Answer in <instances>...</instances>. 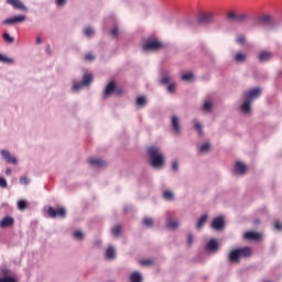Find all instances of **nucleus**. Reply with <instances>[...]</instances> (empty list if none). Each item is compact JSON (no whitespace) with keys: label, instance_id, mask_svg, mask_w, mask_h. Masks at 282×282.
<instances>
[{"label":"nucleus","instance_id":"nucleus-1","mask_svg":"<svg viewBox=\"0 0 282 282\" xmlns=\"http://www.w3.org/2000/svg\"><path fill=\"white\" fill-rule=\"evenodd\" d=\"M148 158L153 169H160L164 166V154L160 151V148L152 145L148 149Z\"/></svg>","mask_w":282,"mask_h":282},{"label":"nucleus","instance_id":"nucleus-2","mask_svg":"<svg viewBox=\"0 0 282 282\" xmlns=\"http://www.w3.org/2000/svg\"><path fill=\"white\" fill-rule=\"evenodd\" d=\"M252 249L250 247H242L238 249H234L229 252L228 261L229 263H239L241 259H248V257H251Z\"/></svg>","mask_w":282,"mask_h":282},{"label":"nucleus","instance_id":"nucleus-3","mask_svg":"<svg viewBox=\"0 0 282 282\" xmlns=\"http://www.w3.org/2000/svg\"><path fill=\"white\" fill-rule=\"evenodd\" d=\"M250 20L248 13H237V11H229L227 13V21H235V23H246Z\"/></svg>","mask_w":282,"mask_h":282},{"label":"nucleus","instance_id":"nucleus-4","mask_svg":"<svg viewBox=\"0 0 282 282\" xmlns=\"http://www.w3.org/2000/svg\"><path fill=\"white\" fill-rule=\"evenodd\" d=\"M164 45L162 42L158 41V39H148L143 44V50L145 52H158V50H162Z\"/></svg>","mask_w":282,"mask_h":282},{"label":"nucleus","instance_id":"nucleus-5","mask_svg":"<svg viewBox=\"0 0 282 282\" xmlns=\"http://www.w3.org/2000/svg\"><path fill=\"white\" fill-rule=\"evenodd\" d=\"M47 215L51 219H65L67 217V209H65V207H48Z\"/></svg>","mask_w":282,"mask_h":282},{"label":"nucleus","instance_id":"nucleus-6","mask_svg":"<svg viewBox=\"0 0 282 282\" xmlns=\"http://www.w3.org/2000/svg\"><path fill=\"white\" fill-rule=\"evenodd\" d=\"M93 82H94V75L85 74L83 76V80L82 82H75L74 83L73 91H80V89H83V87H86L87 85H91Z\"/></svg>","mask_w":282,"mask_h":282},{"label":"nucleus","instance_id":"nucleus-7","mask_svg":"<svg viewBox=\"0 0 282 282\" xmlns=\"http://www.w3.org/2000/svg\"><path fill=\"white\" fill-rule=\"evenodd\" d=\"M258 25H264L265 28H274L276 25V20L270 14L260 15L257 19Z\"/></svg>","mask_w":282,"mask_h":282},{"label":"nucleus","instance_id":"nucleus-8","mask_svg":"<svg viewBox=\"0 0 282 282\" xmlns=\"http://www.w3.org/2000/svg\"><path fill=\"white\" fill-rule=\"evenodd\" d=\"M197 21L203 25H210V23H215V13L202 12L198 14Z\"/></svg>","mask_w":282,"mask_h":282},{"label":"nucleus","instance_id":"nucleus-9","mask_svg":"<svg viewBox=\"0 0 282 282\" xmlns=\"http://www.w3.org/2000/svg\"><path fill=\"white\" fill-rule=\"evenodd\" d=\"M25 21V15H14L2 21L3 25H14L17 23H23Z\"/></svg>","mask_w":282,"mask_h":282},{"label":"nucleus","instance_id":"nucleus-10","mask_svg":"<svg viewBox=\"0 0 282 282\" xmlns=\"http://www.w3.org/2000/svg\"><path fill=\"white\" fill-rule=\"evenodd\" d=\"M0 155L2 160H6L8 162V164H18L19 162L17 158L12 156V154L8 150H1Z\"/></svg>","mask_w":282,"mask_h":282},{"label":"nucleus","instance_id":"nucleus-11","mask_svg":"<svg viewBox=\"0 0 282 282\" xmlns=\"http://www.w3.org/2000/svg\"><path fill=\"white\" fill-rule=\"evenodd\" d=\"M0 155L2 160H6L8 162V164H18L19 162L17 158L12 156V154L8 150H1Z\"/></svg>","mask_w":282,"mask_h":282},{"label":"nucleus","instance_id":"nucleus-12","mask_svg":"<svg viewBox=\"0 0 282 282\" xmlns=\"http://www.w3.org/2000/svg\"><path fill=\"white\" fill-rule=\"evenodd\" d=\"M7 3H9V6H12L14 10H22L23 12H28V7H25V4L21 2V0H7Z\"/></svg>","mask_w":282,"mask_h":282},{"label":"nucleus","instance_id":"nucleus-13","mask_svg":"<svg viewBox=\"0 0 282 282\" xmlns=\"http://www.w3.org/2000/svg\"><path fill=\"white\" fill-rule=\"evenodd\" d=\"M14 226V218L11 216H6L0 220V228L6 229V228H12Z\"/></svg>","mask_w":282,"mask_h":282},{"label":"nucleus","instance_id":"nucleus-14","mask_svg":"<svg viewBox=\"0 0 282 282\" xmlns=\"http://www.w3.org/2000/svg\"><path fill=\"white\" fill-rule=\"evenodd\" d=\"M225 226L224 217H216L212 221V228H214V230H221Z\"/></svg>","mask_w":282,"mask_h":282},{"label":"nucleus","instance_id":"nucleus-15","mask_svg":"<svg viewBox=\"0 0 282 282\" xmlns=\"http://www.w3.org/2000/svg\"><path fill=\"white\" fill-rule=\"evenodd\" d=\"M261 96V88H252L249 93L245 95L247 100H254V98H259Z\"/></svg>","mask_w":282,"mask_h":282},{"label":"nucleus","instance_id":"nucleus-16","mask_svg":"<svg viewBox=\"0 0 282 282\" xmlns=\"http://www.w3.org/2000/svg\"><path fill=\"white\" fill-rule=\"evenodd\" d=\"M89 164L90 166H94V169H102L107 166V162L102 159H90Z\"/></svg>","mask_w":282,"mask_h":282},{"label":"nucleus","instance_id":"nucleus-17","mask_svg":"<svg viewBox=\"0 0 282 282\" xmlns=\"http://www.w3.org/2000/svg\"><path fill=\"white\" fill-rule=\"evenodd\" d=\"M272 58V52L262 51L258 55L259 63H268Z\"/></svg>","mask_w":282,"mask_h":282},{"label":"nucleus","instance_id":"nucleus-18","mask_svg":"<svg viewBox=\"0 0 282 282\" xmlns=\"http://www.w3.org/2000/svg\"><path fill=\"white\" fill-rule=\"evenodd\" d=\"M171 124L174 133L176 134L182 133V128L180 127V118H177V116L172 117Z\"/></svg>","mask_w":282,"mask_h":282},{"label":"nucleus","instance_id":"nucleus-19","mask_svg":"<svg viewBox=\"0 0 282 282\" xmlns=\"http://www.w3.org/2000/svg\"><path fill=\"white\" fill-rule=\"evenodd\" d=\"M245 239H248L249 241H259V239H261V234L257 231H247L245 234Z\"/></svg>","mask_w":282,"mask_h":282},{"label":"nucleus","instance_id":"nucleus-20","mask_svg":"<svg viewBox=\"0 0 282 282\" xmlns=\"http://www.w3.org/2000/svg\"><path fill=\"white\" fill-rule=\"evenodd\" d=\"M206 248L209 252H217V250H219V242L215 239H212L207 242Z\"/></svg>","mask_w":282,"mask_h":282},{"label":"nucleus","instance_id":"nucleus-21","mask_svg":"<svg viewBox=\"0 0 282 282\" xmlns=\"http://www.w3.org/2000/svg\"><path fill=\"white\" fill-rule=\"evenodd\" d=\"M105 257L108 259V261H113V259H116V247L109 246L106 249Z\"/></svg>","mask_w":282,"mask_h":282},{"label":"nucleus","instance_id":"nucleus-22","mask_svg":"<svg viewBox=\"0 0 282 282\" xmlns=\"http://www.w3.org/2000/svg\"><path fill=\"white\" fill-rule=\"evenodd\" d=\"M246 171H248V167L246 166V164L239 161L236 162L235 173H237V175H245Z\"/></svg>","mask_w":282,"mask_h":282},{"label":"nucleus","instance_id":"nucleus-23","mask_svg":"<svg viewBox=\"0 0 282 282\" xmlns=\"http://www.w3.org/2000/svg\"><path fill=\"white\" fill-rule=\"evenodd\" d=\"M116 91V82H110L104 91V96H111Z\"/></svg>","mask_w":282,"mask_h":282},{"label":"nucleus","instance_id":"nucleus-24","mask_svg":"<svg viewBox=\"0 0 282 282\" xmlns=\"http://www.w3.org/2000/svg\"><path fill=\"white\" fill-rule=\"evenodd\" d=\"M250 105H252V101L250 99H246L245 97V102L240 107L242 113H250V111L252 110Z\"/></svg>","mask_w":282,"mask_h":282},{"label":"nucleus","instance_id":"nucleus-25","mask_svg":"<svg viewBox=\"0 0 282 282\" xmlns=\"http://www.w3.org/2000/svg\"><path fill=\"white\" fill-rule=\"evenodd\" d=\"M166 226H167V228H171L172 230H175V228L180 227V223L175 218H167L166 219Z\"/></svg>","mask_w":282,"mask_h":282},{"label":"nucleus","instance_id":"nucleus-26","mask_svg":"<svg viewBox=\"0 0 282 282\" xmlns=\"http://www.w3.org/2000/svg\"><path fill=\"white\" fill-rule=\"evenodd\" d=\"M202 111L205 113H212L213 112V101L206 100L202 107Z\"/></svg>","mask_w":282,"mask_h":282},{"label":"nucleus","instance_id":"nucleus-27","mask_svg":"<svg viewBox=\"0 0 282 282\" xmlns=\"http://www.w3.org/2000/svg\"><path fill=\"white\" fill-rule=\"evenodd\" d=\"M171 83V75L166 72H163L161 75L160 84L161 85H169Z\"/></svg>","mask_w":282,"mask_h":282},{"label":"nucleus","instance_id":"nucleus-28","mask_svg":"<svg viewBox=\"0 0 282 282\" xmlns=\"http://www.w3.org/2000/svg\"><path fill=\"white\" fill-rule=\"evenodd\" d=\"M111 235L115 237H120L122 235V226L116 225L111 228Z\"/></svg>","mask_w":282,"mask_h":282},{"label":"nucleus","instance_id":"nucleus-29","mask_svg":"<svg viewBox=\"0 0 282 282\" xmlns=\"http://www.w3.org/2000/svg\"><path fill=\"white\" fill-rule=\"evenodd\" d=\"M130 280H131V282H142V274H140V272H138V271H134L130 275Z\"/></svg>","mask_w":282,"mask_h":282},{"label":"nucleus","instance_id":"nucleus-30","mask_svg":"<svg viewBox=\"0 0 282 282\" xmlns=\"http://www.w3.org/2000/svg\"><path fill=\"white\" fill-rule=\"evenodd\" d=\"M84 34L87 36V39H93V36H94V34H96V32L94 31V28L87 26L84 29Z\"/></svg>","mask_w":282,"mask_h":282},{"label":"nucleus","instance_id":"nucleus-31","mask_svg":"<svg viewBox=\"0 0 282 282\" xmlns=\"http://www.w3.org/2000/svg\"><path fill=\"white\" fill-rule=\"evenodd\" d=\"M206 221H208V215L200 216L197 223V228H204V224H206Z\"/></svg>","mask_w":282,"mask_h":282},{"label":"nucleus","instance_id":"nucleus-32","mask_svg":"<svg viewBox=\"0 0 282 282\" xmlns=\"http://www.w3.org/2000/svg\"><path fill=\"white\" fill-rule=\"evenodd\" d=\"M163 197L166 202H173V199L175 198V195L173 194V192L165 191L163 193Z\"/></svg>","mask_w":282,"mask_h":282},{"label":"nucleus","instance_id":"nucleus-33","mask_svg":"<svg viewBox=\"0 0 282 282\" xmlns=\"http://www.w3.org/2000/svg\"><path fill=\"white\" fill-rule=\"evenodd\" d=\"M246 54L245 53H237L235 56V61L237 63H246Z\"/></svg>","mask_w":282,"mask_h":282},{"label":"nucleus","instance_id":"nucleus-34","mask_svg":"<svg viewBox=\"0 0 282 282\" xmlns=\"http://www.w3.org/2000/svg\"><path fill=\"white\" fill-rule=\"evenodd\" d=\"M142 224H143V226H147V228H152L153 219L149 218V217H145V218H143Z\"/></svg>","mask_w":282,"mask_h":282},{"label":"nucleus","instance_id":"nucleus-35","mask_svg":"<svg viewBox=\"0 0 282 282\" xmlns=\"http://www.w3.org/2000/svg\"><path fill=\"white\" fill-rule=\"evenodd\" d=\"M195 78V76L193 75V73H186V74H183L182 75V80H185V82H191Z\"/></svg>","mask_w":282,"mask_h":282},{"label":"nucleus","instance_id":"nucleus-36","mask_svg":"<svg viewBox=\"0 0 282 282\" xmlns=\"http://www.w3.org/2000/svg\"><path fill=\"white\" fill-rule=\"evenodd\" d=\"M137 105L139 107H144L147 105V97L141 96L137 98Z\"/></svg>","mask_w":282,"mask_h":282},{"label":"nucleus","instance_id":"nucleus-37","mask_svg":"<svg viewBox=\"0 0 282 282\" xmlns=\"http://www.w3.org/2000/svg\"><path fill=\"white\" fill-rule=\"evenodd\" d=\"M200 153H208V151H210V143H204L200 149H199Z\"/></svg>","mask_w":282,"mask_h":282},{"label":"nucleus","instance_id":"nucleus-38","mask_svg":"<svg viewBox=\"0 0 282 282\" xmlns=\"http://www.w3.org/2000/svg\"><path fill=\"white\" fill-rule=\"evenodd\" d=\"M74 239H77L78 241H83L85 235H83V231H75L73 234Z\"/></svg>","mask_w":282,"mask_h":282},{"label":"nucleus","instance_id":"nucleus-39","mask_svg":"<svg viewBox=\"0 0 282 282\" xmlns=\"http://www.w3.org/2000/svg\"><path fill=\"white\" fill-rule=\"evenodd\" d=\"M18 208H19V210H25V208H28V202L19 200L18 202Z\"/></svg>","mask_w":282,"mask_h":282},{"label":"nucleus","instance_id":"nucleus-40","mask_svg":"<svg viewBox=\"0 0 282 282\" xmlns=\"http://www.w3.org/2000/svg\"><path fill=\"white\" fill-rule=\"evenodd\" d=\"M3 40L6 43H14V37L10 36L8 33H3Z\"/></svg>","mask_w":282,"mask_h":282},{"label":"nucleus","instance_id":"nucleus-41","mask_svg":"<svg viewBox=\"0 0 282 282\" xmlns=\"http://www.w3.org/2000/svg\"><path fill=\"white\" fill-rule=\"evenodd\" d=\"M0 63H13V59L0 54Z\"/></svg>","mask_w":282,"mask_h":282},{"label":"nucleus","instance_id":"nucleus-42","mask_svg":"<svg viewBox=\"0 0 282 282\" xmlns=\"http://www.w3.org/2000/svg\"><path fill=\"white\" fill-rule=\"evenodd\" d=\"M175 87H177L175 85V83H171L169 86H167V91L169 94H175Z\"/></svg>","mask_w":282,"mask_h":282},{"label":"nucleus","instance_id":"nucleus-43","mask_svg":"<svg viewBox=\"0 0 282 282\" xmlns=\"http://www.w3.org/2000/svg\"><path fill=\"white\" fill-rule=\"evenodd\" d=\"M0 282H17V279L12 276L0 278Z\"/></svg>","mask_w":282,"mask_h":282},{"label":"nucleus","instance_id":"nucleus-44","mask_svg":"<svg viewBox=\"0 0 282 282\" xmlns=\"http://www.w3.org/2000/svg\"><path fill=\"white\" fill-rule=\"evenodd\" d=\"M141 265H153V260L145 259L140 261Z\"/></svg>","mask_w":282,"mask_h":282},{"label":"nucleus","instance_id":"nucleus-45","mask_svg":"<svg viewBox=\"0 0 282 282\" xmlns=\"http://www.w3.org/2000/svg\"><path fill=\"white\" fill-rule=\"evenodd\" d=\"M20 184H24L25 186H28V184H30V180L28 178V176L20 177Z\"/></svg>","mask_w":282,"mask_h":282},{"label":"nucleus","instance_id":"nucleus-46","mask_svg":"<svg viewBox=\"0 0 282 282\" xmlns=\"http://www.w3.org/2000/svg\"><path fill=\"white\" fill-rule=\"evenodd\" d=\"M55 3L58 8H63L67 3V0H55Z\"/></svg>","mask_w":282,"mask_h":282},{"label":"nucleus","instance_id":"nucleus-47","mask_svg":"<svg viewBox=\"0 0 282 282\" xmlns=\"http://www.w3.org/2000/svg\"><path fill=\"white\" fill-rule=\"evenodd\" d=\"M0 187L8 188V181H6L3 177H0Z\"/></svg>","mask_w":282,"mask_h":282},{"label":"nucleus","instance_id":"nucleus-48","mask_svg":"<svg viewBox=\"0 0 282 282\" xmlns=\"http://www.w3.org/2000/svg\"><path fill=\"white\" fill-rule=\"evenodd\" d=\"M237 43H239L240 45H243L246 43V36L240 35L237 37Z\"/></svg>","mask_w":282,"mask_h":282},{"label":"nucleus","instance_id":"nucleus-49","mask_svg":"<svg viewBox=\"0 0 282 282\" xmlns=\"http://www.w3.org/2000/svg\"><path fill=\"white\" fill-rule=\"evenodd\" d=\"M195 129H196V131H198V134L202 135V133H203V131H202V123L196 121L195 122Z\"/></svg>","mask_w":282,"mask_h":282},{"label":"nucleus","instance_id":"nucleus-50","mask_svg":"<svg viewBox=\"0 0 282 282\" xmlns=\"http://www.w3.org/2000/svg\"><path fill=\"white\" fill-rule=\"evenodd\" d=\"M194 236L193 234H188L187 236V246H193V241H194Z\"/></svg>","mask_w":282,"mask_h":282},{"label":"nucleus","instance_id":"nucleus-51","mask_svg":"<svg viewBox=\"0 0 282 282\" xmlns=\"http://www.w3.org/2000/svg\"><path fill=\"white\" fill-rule=\"evenodd\" d=\"M96 57L94 56V54H91V53H87L86 55H85V61H94Z\"/></svg>","mask_w":282,"mask_h":282},{"label":"nucleus","instance_id":"nucleus-52","mask_svg":"<svg viewBox=\"0 0 282 282\" xmlns=\"http://www.w3.org/2000/svg\"><path fill=\"white\" fill-rule=\"evenodd\" d=\"M111 35H112L115 39H118V26H115V28L111 30Z\"/></svg>","mask_w":282,"mask_h":282},{"label":"nucleus","instance_id":"nucleus-53","mask_svg":"<svg viewBox=\"0 0 282 282\" xmlns=\"http://www.w3.org/2000/svg\"><path fill=\"white\" fill-rule=\"evenodd\" d=\"M178 169H180V164L177 163V161H174L172 163V171H178Z\"/></svg>","mask_w":282,"mask_h":282},{"label":"nucleus","instance_id":"nucleus-54","mask_svg":"<svg viewBox=\"0 0 282 282\" xmlns=\"http://www.w3.org/2000/svg\"><path fill=\"white\" fill-rule=\"evenodd\" d=\"M274 228H275V230H282L281 221L276 220L275 224H274Z\"/></svg>","mask_w":282,"mask_h":282},{"label":"nucleus","instance_id":"nucleus-55","mask_svg":"<svg viewBox=\"0 0 282 282\" xmlns=\"http://www.w3.org/2000/svg\"><path fill=\"white\" fill-rule=\"evenodd\" d=\"M41 43H43V39H41V36H37V37H36V44H37V45H41Z\"/></svg>","mask_w":282,"mask_h":282},{"label":"nucleus","instance_id":"nucleus-56","mask_svg":"<svg viewBox=\"0 0 282 282\" xmlns=\"http://www.w3.org/2000/svg\"><path fill=\"white\" fill-rule=\"evenodd\" d=\"M1 274H8V269L7 268H2L1 269Z\"/></svg>","mask_w":282,"mask_h":282},{"label":"nucleus","instance_id":"nucleus-57","mask_svg":"<svg viewBox=\"0 0 282 282\" xmlns=\"http://www.w3.org/2000/svg\"><path fill=\"white\" fill-rule=\"evenodd\" d=\"M6 173H7V175H12V170L11 169H7Z\"/></svg>","mask_w":282,"mask_h":282},{"label":"nucleus","instance_id":"nucleus-58","mask_svg":"<svg viewBox=\"0 0 282 282\" xmlns=\"http://www.w3.org/2000/svg\"><path fill=\"white\" fill-rule=\"evenodd\" d=\"M102 242L100 240L96 241V246H100Z\"/></svg>","mask_w":282,"mask_h":282}]
</instances>
